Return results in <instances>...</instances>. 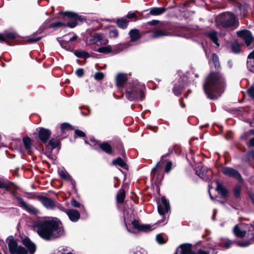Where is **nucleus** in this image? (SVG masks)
Instances as JSON below:
<instances>
[{
    "label": "nucleus",
    "instance_id": "obj_1",
    "mask_svg": "<svg viewBox=\"0 0 254 254\" xmlns=\"http://www.w3.org/2000/svg\"><path fill=\"white\" fill-rule=\"evenodd\" d=\"M32 227L45 240H51L64 234V229L60 226L59 222L51 218L37 220L33 223Z\"/></svg>",
    "mask_w": 254,
    "mask_h": 254
},
{
    "label": "nucleus",
    "instance_id": "obj_2",
    "mask_svg": "<svg viewBox=\"0 0 254 254\" xmlns=\"http://www.w3.org/2000/svg\"><path fill=\"white\" fill-rule=\"evenodd\" d=\"M227 87L226 80L219 72H211L206 77L203 88L207 97L212 100L219 98Z\"/></svg>",
    "mask_w": 254,
    "mask_h": 254
},
{
    "label": "nucleus",
    "instance_id": "obj_3",
    "mask_svg": "<svg viewBox=\"0 0 254 254\" xmlns=\"http://www.w3.org/2000/svg\"><path fill=\"white\" fill-rule=\"evenodd\" d=\"M144 84L138 81L132 80L127 82L125 85V95L129 101L135 100H142L145 97Z\"/></svg>",
    "mask_w": 254,
    "mask_h": 254
},
{
    "label": "nucleus",
    "instance_id": "obj_4",
    "mask_svg": "<svg viewBox=\"0 0 254 254\" xmlns=\"http://www.w3.org/2000/svg\"><path fill=\"white\" fill-rule=\"evenodd\" d=\"M235 236L239 238L246 237L247 241L236 242L237 246L241 247H247L254 243V227L251 226L248 232L244 230L242 225H236L233 229Z\"/></svg>",
    "mask_w": 254,
    "mask_h": 254
},
{
    "label": "nucleus",
    "instance_id": "obj_5",
    "mask_svg": "<svg viewBox=\"0 0 254 254\" xmlns=\"http://www.w3.org/2000/svg\"><path fill=\"white\" fill-rule=\"evenodd\" d=\"M215 22L217 26L219 28L237 27L238 25L235 15L229 12H224L217 15L215 19Z\"/></svg>",
    "mask_w": 254,
    "mask_h": 254
},
{
    "label": "nucleus",
    "instance_id": "obj_6",
    "mask_svg": "<svg viewBox=\"0 0 254 254\" xmlns=\"http://www.w3.org/2000/svg\"><path fill=\"white\" fill-rule=\"evenodd\" d=\"M86 42L89 45L95 44L98 46H104L108 44V40L102 34L95 33L87 37Z\"/></svg>",
    "mask_w": 254,
    "mask_h": 254
},
{
    "label": "nucleus",
    "instance_id": "obj_7",
    "mask_svg": "<svg viewBox=\"0 0 254 254\" xmlns=\"http://www.w3.org/2000/svg\"><path fill=\"white\" fill-rule=\"evenodd\" d=\"M8 246L11 254H27V250L22 246H18L16 241L12 237H9L7 240Z\"/></svg>",
    "mask_w": 254,
    "mask_h": 254
},
{
    "label": "nucleus",
    "instance_id": "obj_8",
    "mask_svg": "<svg viewBox=\"0 0 254 254\" xmlns=\"http://www.w3.org/2000/svg\"><path fill=\"white\" fill-rule=\"evenodd\" d=\"M61 13L63 15L71 19L70 21L65 24V26H67L70 28L75 27L77 24V21H82L83 19L81 16L72 11H64L61 12Z\"/></svg>",
    "mask_w": 254,
    "mask_h": 254
},
{
    "label": "nucleus",
    "instance_id": "obj_9",
    "mask_svg": "<svg viewBox=\"0 0 254 254\" xmlns=\"http://www.w3.org/2000/svg\"><path fill=\"white\" fill-rule=\"evenodd\" d=\"M176 254H209L206 251L198 250L197 253L192 251V245L190 244H184L180 246L176 250Z\"/></svg>",
    "mask_w": 254,
    "mask_h": 254
},
{
    "label": "nucleus",
    "instance_id": "obj_10",
    "mask_svg": "<svg viewBox=\"0 0 254 254\" xmlns=\"http://www.w3.org/2000/svg\"><path fill=\"white\" fill-rule=\"evenodd\" d=\"M188 80V77L185 75L180 77L173 89V92L176 95L178 96L181 94L184 87L187 85Z\"/></svg>",
    "mask_w": 254,
    "mask_h": 254
},
{
    "label": "nucleus",
    "instance_id": "obj_11",
    "mask_svg": "<svg viewBox=\"0 0 254 254\" xmlns=\"http://www.w3.org/2000/svg\"><path fill=\"white\" fill-rule=\"evenodd\" d=\"M17 200L20 206L29 213L34 215H37L39 213V211L37 209L30 204H27L21 197H17Z\"/></svg>",
    "mask_w": 254,
    "mask_h": 254
},
{
    "label": "nucleus",
    "instance_id": "obj_12",
    "mask_svg": "<svg viewBox=\"0 0 254 254\" xmlns=\"http://www.w3.org/2000/svg\"><path fill=\"white\" fill-rule=\"evenodd\" d=\"M222 173L226 176L230 177H234L238 180L239 182L243 181L242 177L239 172L231 167H224L222 169Z\"/></svg>",
    "mask_w": 254,
    "mask_h": 254
},
{
    "label": "nucleus",
    "instance_id": "obj_13",
    "mask_svg": "<svg viewBox=\"0 0 254 254\" xmlns=\"http://www.w3.org/2000/svg\"><path fill=\"white\" fill-rule=\"evenodd\" d=\"M237 35L242 38L247 47L253 42L254 38L251 32L248 30H243L237 32Z\"/></svg>",
    "mask_w": 254,
    "mask_h": 254
},
{
    "label": "nucleus",
    "instance_id": "obj_14",
    "mask_svg": "<svg viewBox=\"0 0 254 254\" xmlns=\"http://www.w3.org/2000/svg\"><path fill=\"white\" fill-rule=\"evenodd\" d=\"M170 209L169 202L164 197H161L160 200L158 202V211L159 213L161 215H164L167 213Z\"/></svg>",
    "mask_w": 254,
    "mask_h": 254
},
{
    "label": "nucleus",
    "instance_id": "obj_15",
    "mask_svg": "<svg viewBox=\"0 0 254 254\" xmlns=\"http://www.w3.org/2000/svg\"><path fill=\"white\" fill-rule=\"evenodd\" d=\"M196 174L200 178L205 181L209 180L211 178L212 172L210 169L205 171L203 167H198L196 170Z\"/></svg>",
    "mask_w": 254,
    "mask_h": 254
},
{
    "label": "nucleus",
    "instance_id": "obj_16",
    "mask_svg": "<svg viewBox=\"0 0 254 254\" xmlns=\"http://www.w3.org/2000/svg\"><path fill=\"white\" fill-rule=\"evenodd\" d=\"M68 51L73 52L74 55L78 58L87 59L89 57L99 58L97 55L95 54H89L85 51L81 50H73L72 49H66Z\"/></svg>",
    "mask_w": 254,
    "mask_h": 254
},
{
    "label": "nucleus",
    "instance_id": "obj_17",
    "mask_svg": "<svg viewBox=\"0 0 254 254\" xmlns=\"http://www.w3.org/2000/svg\"><path fill=\"white\" fill-rule=\"evenodd\" d=\"M16 37V34L12 32L5 31L0 34V42H8L9 41L15 39Z\"/></svg>",
    "mask_w": 254,
    "mask_h": 254
},
{
    "label": "nucleus",
    "instance_id": "obj_18",
    "mask_svg": "<svg viewBox=\"0 0 254 254\" xmlns=\"http://www.w3.org/2000/svg\"><path fill=\"white\" fill-rule=\"evenodd\" d=\"M51 134V131L48 129H45L44 128H40L38 132L39 137L40 139L44 143L47 142Z\"/></svg>",
    "mask_w": 254,
    "mask_h": 254
},
{
    "label": "nucleus",
    "instance_id": "obj_19",
    "mask_svg": "<svg viewBox=\"0 0 254 254\" xmlns=\"http://www.w3.org/2000/svg\"><path fill=\"white\" fill-rule=\"evenodd\" d=\"M39 199L43 205L47 209H54L55 208V203L51 198L45 196H42L40 197Z\"/></svg>",
    "mask_w": 254,
    "mask_h": 254
},
{
    "label": "nucleus",
    "instance_id": "obj_20",
    "mask_svg": "<svg viewBox=\"0 0 254 254\" xmlns=\"http://www.w3.org/2000/svg\"><path fill=\"white\" fill-rule=\"evenodd\" d=\"M210 49H207L205 50V52L206 57L208 59L212 58L213 64L215 68H219L220 67V63L219 61V58L217 55L214 53L211 54Z\"/></svg>",
    "mask_w": 254,
    "mask_h": 254
},
{
    "label": "nucleus",
    "instance_id": "obj_21",
    "mask_svg": "<svg viewBox=\"0 0 254 254\" xmlns=\"http://www.w3.org/2000/svg\"><path fill=\"white\" fill-rule=\"evenodd\" d=\"M22 244L27 248L30 254H34L36 249V245L28 238L22 239Z\"/></svg>",
    "mask_w": 254,
    "mask_h": 254
},
{
    "label": "nucleus",
    "instance_id": "obj_22",
    "mask_svg": "<svg viewBox=\"0 0 254 254\" xmlns=\"http://www.w3.org/2000/svg\"><path fill=\"white\" fill-rule=\"evenodd\" d=\"M127 80V74L120 73L118 74L116 77V85L119 87H123L125 83Z\"/></svg>",
    "mask_w": 254,
    "mask_h": 254
},
{
    "label": "nucleus",
    "instance_id": "obj_23",
    "mask_svg": "<svg viewBox=\"0 0 254 254\" xmlns=\"http://www.w3.org/2000/svg\"><path fill=\"white\" fill-rule=\"evenodd\" d=\"M131 225L134 229L140 231H148L151 229L149 225H140L137 220H133L131 222Z\"/></svg>",
    "mask_w": 254,
    "mask_h": 254
},
{
    "label": "nucleus",
    "instance_id": "obj_24",
    "mask_svg": "<svg viewBox=\"0 0 254 254\" xmlns=\"http://www.w3.org/2000/svg\"><path fill=\"white\" fill-rule=\"evenodd\" d=\"M94 50L95 52L112 55L118 54L121 51V49H94Z\"/></svg>",
    "mask_w": 254,
    "mask_h": 254
},
{
    "label": "nucleus",
    "instance_id": "obj_25",
    "mask_svg": "<svg viewBox=\"0 0 254 254\" xmlns=\"http://www.w3.org/2000/svg\"><path fill=\"white\" fill-rule=\"evenodd\" d=\"M69 219L72 222L77 221L80 218L79 212L74 209H69L66 211Z\"/></svg>",
    "mask_w": 254,
    "mask_h": 254
},
{
    "label": "nucleus",
    "instance_id": "obj_26",
    "mask_svg": "<svg viewBox=\"0 0 254 254\" xmlns=\"http://www.w3.org/2000/svg\"><path fill=\"white\" fill-rule=\"evenodd\" d=\"M247 67L250 71L254 72V50L248 57Z\"/></svg>",
    "mask_w": 254,
    "mask_h": 254
},
{
    "label": "nucleus",
    "instance_id": "obj_27",
    "mask_svg": "<svg viewBox=\"0 0 254 254\" xmlns=\"http://www.w3.org/2000/svg\"><path fill=\"white\" fill-rule=\"evenodd\" d=\"M129 35L130 37V40L132 42L137 41L141 37L139 30L136 28L131 29L129 32Z\"/></svg>",
    "mask_w": 254,
    "mask_h": 254
},
{
    "label": "nucleus",
    "instance_id": "obj_28",
    "mask_svg": "<svg viewBox=\"0 0 254 254\" xmlns=\"http://www.w3.org/2000/svg\"><path fill=\"white\" fill-rule=\"evenodd\" d=\"M206 35L215 44L217 47H219L218 43L217 32L215 31H212L206 33Z\"/></svg>",
    "mask_w": 254,
    "mask_h": 254
},
{
    "label": "nucleus",
    "instance_id": "obj_29",
    "mask_svg": "<svg viewBox=\"0 0 254 254\" xmlns=\"http://www.w3.org/2000/svg\"><path fill=\"white\" fill-rule=\"evenodd\" d=\"M168 35L169 33L166 30L163 29H158L152 33V34L151 35V37L153 38H158Z\"/></svg>",
    "mask_w": 254,
    "mask_h": 254
},
{
    "label": "nucleus",
    "instance_id": "obj_30",
    "mask_svg": "<svg viewBox=\"0 0 254 254\" xmlns=\"http://www.w3.org/2000/svg\"><path fill=\"white\" fill-rule=\"evenodd\" d=\"M219 194L221 195L222 197H226L228 191L219 182H217V187L216 188Z\"/></svg>",
    "mask_w": 254,
    "mask_h": 254
},
{
    "label": "nucleus",
    "instance_id": "obj_31",
    "mask_svg": "<svg viewBox=\"0 0 254 254\" xmlns=\"http://www.w3.org/2000/svg\"><path fill=\"white\" fill-rule=\"evenodd\" d=\"M166 11V8L162 7H153L150 9V14L153 15H158L163 13Z\"/></svg>",
    "mask_w": 254,
    "mask_h": 254
},
{
    "label": "nucleus",
    "instance_id": "obj_32",
    "mask_svg": "<svg viewBox=\"0 0 254 254\" xmlns=\"http://www.w3.org/2000/svg\"><path fill=\"white\" fill-rule=\"evenodd\" d=\"M58 174L63 179L66 181H71L72 178L69 174L64 169H59Z\"/></svg>",
    "mask_w": 254,
    "mask_h": 254
},
{
    "label": "nucleus",
    "instance_id": "obj_33",
    "mask_svg": "<svg viewBox=\"0 0 254 254\" xmlns=\"http://www.w3.org/2000/svg\"><path fill=\"white\" fill-rule=\"evenodd\" d=\"M116 23L119 27L122 29H125L128 25V21L127 20L126 17H123L117 19Z\"/></svg>",
    "mask_w": 254,
    "mask_h": 254
},
{
    "label": "nucleus",
    "instance_id": "obj_34",
    "mask_svg": "<svg viewBox=\"0 0 254 254\" xmlns=\"http://www.w3.org/2000/svg\"><path fill=\"white\" fill-rule=\"evenodd\" d=\"M239 9L240 11L241 16L245 17L248 13V11L250 9V6L247 4H244L243 5H241L239 7Z\"/></svg>",
    "mask_w": 254,
    "mask_h": 254
},
{
    "label": "nucleus",
    "instance_id": "obj_35",
    "mask_svg": "<svg viewBox=\"0 0 254 254\" xmlns=\"http://www.w3.org/2000/svg\"><path fill=\"white\" fill-rule=\"evenodd\" d=\"M23 142L25 148L28 152H31V140L29 137H24L23 138Z\"/></svg>",
    "mask_w": 254,
    "mask_h": 254
},
{
    "label": "nucleus",
    "instance_id": "obj_36",
    "mask_svg": "<svg viewBox=\"0 0 254 254\" xmlns=\"http://www.w3.org/2000/svg\"><path fill=\"white\" fill-rule=\"evenodd\" d=\"M125 197V191L123 189H121L117 195V200L118 203H122L124 202Z\"/></svg>",
    "mask_w": 254,
    "mask_h": 254
},
{
    "label": "nucleus",
    "instance_id": "obj_37",
    "mask_svg": "<svg viewBox=\"0 0 254 254\" xmlns=\"http://www.w3.org/2000/svg\"><path fill=\"white\" fill-rule=\"evenodd\" d=\"M100 148L107 153H111L112 148L111 146L107 143H103L99 145Z\"/></svg>",
    "mask_w": 254,
    "mask_h": 254
},
{
    "label": "nucleus",
    "instance_id": "obj_38",
    "mask_svg": "<svg viewBox=\"0 0 254 254\" xmlns=\"http://www.w3.org/2000/svg\"><path fill=\"white\" fill-rule=\"evenodd\" d=\"M113 164L115 165H119L122 168H125L126 167V163L121 158H118L113 161Z\"/></svg>",
    "mask_w": 254,
    "mask_h": 254
},
{
    "label": "nucleus",
    "instance_id": "obj_39",
    "mask_svg": "<svg viewBox=\"0 0 254 254\" xmlns=\"http://www.w3.org/2000/svg\"><path fill=\"white\" fill-rule=\"evenodd\" d=\"M61 128L63 133H65L67 131L72 129L71 126L66 123L62 124Z\"/></svg>",
    "mask_w": 254,
    "mask_h": 254
},
{
    "label": "nucleus",
    "instance_id": "obj_40",
    "mask_svg": "<svg viewBox=\"0 0 254 254\" xmlns=\"http://www.w3.org/2000/svg\"><path fill=\"white\" fill-rule=\"evenodd\" d=\"M0 189H3L5 190H9L10 189L9 185L3 179H0Z\"/></svg>",
    "mask_w": 254,
    "mask_h": 254
},
{
    "label": "nucleus",
    "instance_id": "obj_41",
    "mask_svg": "<svg viewBox=\"0 0 254 254\" xmlns=\"http://www.w3.org/2000/svg\"><path fill=\"white\" fill-rule=\"evenodd\" d=\"M119 35L118 30L116 28H113L109 30V36L110 38H115Z\"/></svg>",
    "mask_w": 254,
    "mask_h": 254
},
{
    "label": "nucleus",
    "instance_id": "obj_42",
    "mask_svg": "<svg viewBox=\"0 0 254 254\" xmlns=\"http://www.w3.org/2000/svg\"><path fill=\"white\" fill-rule=\"evenodd\" d=\"M160 172L159 169V163H158L156 166L152 169L151 175L153 178H155L156 175H157Z\"/></svg>",
    "mask_w": 254,
    "mask_h": 254
},
{
    "label": "nucleus",
    "instance_id": "obj_43",
    "mask_svg": "<svg viewBox=\"0 0 254 254\" xmlns=\"http://www.w3.org/2000/svg\"><path fill=\"white\" fill-rule=\"evenodd\" d=\"M241 191V187L240 186H236L234 190V194L236 197H240Z\"/></svg>",
    "mask_w": 254,
    "mask_h": 254
},
{
    "label": "nucleus",
    "instance_id": "obj_44",
    "mask_svg": "<svg viewBox=\"0 0 254 254\" xmlns=\"http://www.w3.org/2000/svg\"><path fill=\"white\" fill-rule=\"evenodd\" d=\"M156 240L160 244H164L166 242V239L161 234H158L156 236Z\"/></svg>",
    "mask_w": 254,
    "mask_h": 254
},
{
    "label": "nucleus",
    "instance_id": "obj_45",
    "mask_svg": "<svg viewBox=\"0 0 254 254\" xmlns=\"http://www.w3.org/2000/svg\"><path fill=\"white\" fill-rule=\"evenodd\" d=\"M64 26H65V24L60 21L52 23L50 25V27L52 28H59Z\"/></svg>",
    "mask_w": 254,
    "mask_h": 254
},
{
    "label": "nucleus",
    "instance_id": "obj_46",
    "mask_svg": "<svg viewBox=\"0 0 254 254\" xmlns=\"http://www.w3.org/2000/svg\"><path fill=\"white\" fill-rule=\"evenodd\" d=\"M60 142L58 140H55L54 139H52L50 140L49 144L50 145L52 148H55L58 146Z\"/></svg>",
    "mask_w": 254,
    "mask_h": 254
},
{
    "label": "nucleus",
    "instance_id": "obj_47",
    "mask_svg": "<svg viewBox=\"0 0 254 254\" xmlns=\"http://www.w3.org/2000/svg\"><path fill=\"white\" fill-rule=\"evenodd\" d=\"M104 73L101 72H96L94 75V78L98 80H101L104 78Z\"/></svg>",
    "mask_w": 254,
    "mask_h": 254
},
{
    "label": "nucleus",
    "instance_id": "obj_48",
    "mask_svg": "<svg viewBox=\"0 0 254 254\" xmlns=\"http://www.w3.org/2000/svg\"><path fill=\"white\" fill-rule=\"evenodd\" d=\"M172 168V162L171 161H168L167 162L165 168V171L166 173H169Z\"/></svg>",
    "mask_w": 254,
    "mask_h": 254
},
{
    "label": "nucleus",
    "instance_id": "obj_49",
    "mask_svg": "<svg viewBox=\"0 0 254 254\" xmlns=\"http://www.w3.org/2000/svg\"><path fill=\"white\" fill-rule=\"evenodd\" d=\"M75 137H84L85 133L79 129H76L75 130Z\"/></svg>",
    "mask_w": 254,
    "mask_h": 254
},
{
    "label": "nucleus",
    "instance_id": "obj_50",
    "mask_svg": "<svg viewBox=\"0 0 254 254\" xmlns=\"http://www.w3.org/2000/svg\"><path fill=\"white\" fill-rule=\"evenodd\" d=\"M71 204L72 206L74 207H80L81 206L84 208L83 206L81 205L79 203L77 202L74 198H72L71 200Z\"/></svg>",
    "mask_w": 254,
    "mask_h": 254
},
{
    "label": "nucleus",
    "instance_id": "obj_51",
    "mask_svg": "<svg viewBox=\"0 0 254 254\" xmlns=\"http://www.w3.org/2000/svg\"><path fill=\"white\" fill-rule=\"evenodd\" d=\"M247 92L250 97L254 98V87L250 88Z\"/></svg>",
    "mask_w": 254,
    "mask_h": 254
},
{
    "label": "nucleus",
    "instance_id": "obj_52",
    "mask_svg": "<svg viewBox=\"0 0 254 254\" xmlns=\"http://www.w3.org/2000/svg\"><path fill=\"white\" fill-rule=\"evenodd\" d=\"M42 37H37V38H29L27 41L28 42H30V43H36L38 41H39V40H40L41 39Z\"/></svg>",
    "mask_w": 254,
    "mask_h": 254
},
{
    "label": "nucleus",
    "instance_id": "obj_53",
    "mask_svg": "<svg viewBox=\"0 0 254 254\" xmlns=\"http://www.w3.org/2000/svg\"><path fill=\"white\" fill-rule=\"evenodd\" d=\"M76 74L78 77H81L84 74V70L82 68H78L76 71Z\"/></svg>",
    "mask_w": 254,
    "mask_h": 254
},
{
    "label": "nucleus",
    "instance_id": "obj_54",
    "mask_svg": "<svg viewBox=\"0 0 254 254\" xmlns=\"http://www.w3.org/2000/svg\"><path fill=\"white\" fill-rule=\"evenodd\" d=\"M233 243H234V242H232V241H230V240L227 241L225 242V245H224L225 248H229L232 245V244Z\"/></svg>",
    "mask_w": 254,
    "mask_h": 254
},
{
    "label": "nucleus",
    "instance_id": "obj_55",
    "mask_svg": "<svg viewBox=\"0 0 254 254\" xmlns=\"http://www.w3.org/2000/svg\"><path fill=\"white\" fill-rule=\"evenodd\" d=\"M127 17L128 18L131 19V18H135L136 17V15L133 12H131V13L129 12L127 14Z\"/></svg>",
    "mask_w": 254,
    "mask_h": 254
},
{
    "label": "nucleus",
    "instance_id": "obj_56",
    "mask_svg": "<svg viewBox=\"0 0 254 254\" xmlns=\"http://www.w3.org/2000/svg\"><path fill=\"white\" fill-rule=\"evenodd\" d=\"M241 52V49H231V52L234 54H239Z\"/></svg>",
    "mask_w": 254,
    "mask_h": 254
},
{
    "label": "nucleus",
    "instance_id": "obj_57",
    "mask_svg": "<svg viewBox=\"0 0 254 254\" xmlns=\"http://www.w3.org/2000/svg\"><path fill=\"white\" fill-rule=\"evenodd\" d=\"M249 146L254 147V138H251L248 143Z\"/></svg>",
    "mask_w": 254,
    "mask_h": 254
},
{
    "label": "nucleus",
    "instance_id": "obj_58",
    "mask_svg": "<svg viewBox=\"0 0 254 254\" xmlns=\"http://www.w3.org/2000/svg\"><path fill=\"white\" fill-rule=\"evenodd\" d=\"M158 23V20H154L148 22V24L149 25H154V24H157Z\"/></svg>",
    "mask_w": 254,
    "mask_h": 254
},
{
    "label": "nucleus",
    "instance_id": "obj_59",
    "mask_svg": "<svg viewBox=\"0 0 254 254\" xmlns=\"http://www.w3.org/2000/svg\"><path fill=\"white\" fill-rule=\"evenodd\" d=\"M77 38V37L75 35L72 36V37L70 38L69 39H68V41H75V40H76Z\"/></svg>",
    "mask_w": 254,
    "mask_h": 254
},
{
    "label": "nucleus",
    "instance_id": "obj_60",
    "mask_svg": "<svg viewBox=\"0 0 254 254\" xmlns=\"http://www.w3.org/2000/svg\"><path fill=\"white\" fill-rule=\"evenodd\" d=\"M216 213H217V210L216 209H215L214 210V214L212 216V219L214 220H215V216H216Z\"/></svg>",
    "mask_w": 254,
    "mask_h": 254
},
{
    "label": "nucleus",
    "instance_id": "obj_61",
    "mask_svg": "<svg viewBox=\"0 0 254 254\" xmlns=\"http://www.w3.org/2000/svg\"><path fill=\"white\" fill-rule=\"evenodd\" d=\"M125 223H126V218H125ZM126 227H127V231H128V232H131V230H130L129 229H128V227H127V223H126Z\"/></svg>",
    "mask_w": 254,
    "mask_h": 254
},
{
    "label": "nucleus",
    "instance_id": "obj_62",
    "mask_svg": "<svg viewBox=\"0 0 254 254\" xmlns=\"http://www.w3.org/2000/svg\"><path fill=\"white\" fill-rule=\"evenodd\" d=\"M228 64L230 67L232 66V63L231 61H229Z\"/></svg>",
    "mask_w": 254,
    "mask_h": 254
},
{
    "label": "nucleus",
    "instance_id": "obj_63",
    "mask_svg": "<svg viewBox=\"0 0 254 254\" xmlns=\"http://www.w3.org/2000/svg\"><path fill=\"white\" fill-rule=\"evenodd\" d=\"M209 195H210V197L211 198V200H214V198L212 196V195L211 194L210 192V190H209Z\"/></svg>",
    "mask_w": 254,
    "mask_h": 254
},
{
    "label": "nucleus",
    "instance_id": "obj_64",
    "mask_svg": "<svg viewBox=\"0 0 254 254\" xmlns=\"http://www.w3.org/2000/svg\"><path fill=\"white\" fill-rule=\"evenodd\" d=\"M61 46H62L63 48H65V47L64 46V45L62 43H61Z\"/></svg>",
    "mask_w": 254,
    "mask_h": 254
}]
</instances>
